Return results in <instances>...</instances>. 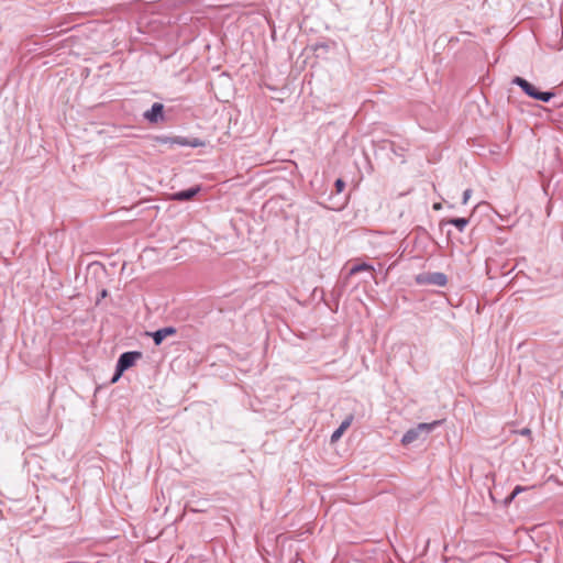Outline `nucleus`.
Instances as JSON below:
<instances>
[{
    "label": "nucleus",
    "mask_w": 563,
    "mask_h": 563,
    "mask_svg": "<svg viewBox=\"0 0 563 563\" xmlns=\"http://www.w3.org/2000/svg\"><path fill=\"white\" fill-rule=\"evenodd\" d=\"M415 282L417 285H434L444 287L448 284V277L445 274L439 272H423L415 276Z\"/></svg>",
    "instance_id": "f257e3e1"
},
{
    "label": "nucleus",
    "mask_w": 563,
    "mask_h": 563,
    "mask_svg": "<svg viewBox=\"0 0 563 563\" xmlns=\"http://www.w3.org/2000/svg\"><path fill=\"white\" fill-rule=\"evenodd\" d=\"M512 82L518 85L528 96L544 102L554 96L552 92H539L533 85L521 77H515Z\"/></svg>",
    "instance_id": "20e7f679"
},
{
    "label": "nucleus",
    "mask_w": 563,
    "mask_h": 563,
    "mask_svg": "<svg viewBox=\"0 0 563 563\" xmlns=\"http://www.w3.org/2000/svg\"><path fill=\"white\" fill-rule=\"evenodd\" d=\"M522 490H525V488H523V487H521V486H516V487H515V489H514V492L511 493V495L508 497V499H507V500H508V501H511V500L516 497V495H518V494H519L520 492H522Z\"/></svg>",
    "instance_id": "f8f14e48"
},
{
    "label": "nucleus",
    "mask_w": 563,
    "mask_h": 563,
    "mask_svg": "<svg viewBox=\"0 0 563 563\" xmlns=\"http://www.w3.org/2000/svg\"><path fill=\"white\" fill-rule=\"evenodd\" d=\"M163 104L156 102L152 106L151 110L144 113V118L152 123H156L158 120L163 118Z\"/></svg>",
    "instance_id": "423d86ee"
},
{
    "label": "nucleus",
    "mask_w": 563,
    "mask_h": 563,
    "mask_svg": "<svg viewBox=\"0 0 563 563\" xmlns=\"http://www.w3.org/2000/svg\"><path fill=\"white\" fill-rule=\"evenodd\" d=\"M142 357V353L137 351L133 352H125L120 355L118 363H117V373L112 379V382H115L124 371L132 367L137 360Z\"/></svg>",
    "instance_id": "7ed1b4c3"
},
{
    "label": "nucleus",
    "mask_w": 563,
    "mask_h": 563,
    "mask_svg": "<svg viewBox=\"0 0 563 563\" xmlns=\"http://www.w3.org/2000/svg\"><path fill=\"white\" fill-rule=\"evenodd\" d=\"M438 423H439L438 421L432 422V423H419L417 427L409 429L404 434V437L401 439V443L404 445L411 444L412 442L417 441L421 434H424V435L429 434Z\"/></svg>",
    "instance_id": "f03ea898"
},
{
    "label": "nucleus",
    "mask_w": 563,
    "mask_h": 563,
    "mask_svg": "<svg viewBox=\"0 0 563 563\" xmlns=\"http://www.w3.org/2000/svg\"><path fill=\"white\" fill-rule=\"evenodd\" d=\"M450 223H452L459 231H462L468 223V220L465 218H456L450 220Z\"/></svg>",
    "instance_id": "9b49d317"
},
{
    "label": "nucleus",
    "mask_w": 563,
    "mask_h": 563,
    "mask_svg": "<svg viewBox=\"0 0 563 563\" xmlns=\"http://www.w3.org/2000/svg\"><path fill=\"white\" fill-rule=\"evenodd\" d=\"M519 433H520L521 435L527 437V435H530V434H531V430H530V429H528V428H525V429L520 430V431H519Z\"/></svg>",
    "instance_id": "2eb2a0df"
},
{
    "label": "nucleus",
    "mask_w": 563,
    "mask_h": 563,
    "mask_svg": "<svg viewBox=\"0 0 563 563\" xmlns=\"http://www.w3.org/2000/svg\"><path fill=\"white\" fill-rule=\"evenodd\" d=\"M198 191H199V187L183 190V191L176 192L174 195V199L179 200V201L190 200L191 198H194L196 196V194Z\"/></svg>",
    "instance_id": "6e6552de"
},
{
    "label": "nucleus",
    "mask_w": 563,
    "mask_h": 563,
    "mask_svg": "<svg viewBox=\"0 0 563 563\" xmlns=\"http://www.w3.org/2000/svg\"><path fill=\"white\" fill-rule=\"evenodd\" d=\"M364 271L372 272L374 271V268L366 263L353 264L349 268L347 276H352Z\"/></svg>",
    "instance_id": "1a4fd4ad"
},
{
    "label": "nucleus",
    "mask_w": 563,
    "mask_h": 563,
    "mask_svg": "<svg viewBox=\"0 0 563 563\" xmlns=\"http://www.w3.org/2000/svg\"><path fill=\"white\" fill-rule=\"evenodd\" d=\"M173 143L174 144H179V145H183V146L189 145V146H192V147H198V146L202 145V142L197 140V139L191 141V142H189V141L185 140V139L177 137V139L173 140Z\"/></svg>",
    "instance_id": "9d476101"
},
{
    "label": "nucleus",
    "mask_w": 563,
    "mask_h": 563,
    "mask_svg": "<svg viewBox=\"0 0 563 563\" xmlns=\"http://www.w3.org/2000/svg\"><path fill=\"white\" fill-rule=\"evenodd\" d=\"M471 192H472V191H471L470 189H466V190L464 191V194H463V203H464V205H466V203H467V201H468V199H470V197H471Z\"/></svg>",
    "instance_id": "4468645a"
},
{
    "label": "nucleus",
    "mask_w": 563,
    "mask_h": 563,
    "mask_svg": "<svg viewBox=\"0 0 563 563\" xmlns=\"http://www.w3.org/2000/svg\"><path fill=\"white\" fill-rule=\"evenodd\" d=\"M177 330L174 327H166L152 333L155 345H161L162 342L172 335H175Z\"/></svg>",
    "instance_id": "39448f33"
},
{
    "label": "nucleus",
    "mask_w": 563,
    "mask_h": 563,
    "mask_svg": "<svg viewBox=\"0 0 563 563\" xmlns=\"http://www.w3.org/2000/svg\"><path fill=\"white\" fill-rule=\"evenodd\" d=\"M433 208H434L435 210H439V209L441 208V205H440V203H435V205L433 206Z\"/></svg>",
    "instance_id": "dca6fc26"
},
{
    "label": "nucleus",
    "mask_w": 563,
    "mask_h": 563,
    "mask_svg": "<svg viewBox=\"0 0 563 563\" xmlns=\"http://www.w3.org/2000/svg\"><path fill=\"white\" fill-rule=\"evenodd\" d=\"M352 421H353V416L346 417L342 421L340 427L332 433L331 442H336L343 435V433L346 431V429L351 426Z\"/></svg>",
    "instance_id": "0eeeda50"
},
{
    "label": "nucleus",
    "mask_w": 563,
    "mask_h": 563,
    "mask_svg": "<svg viewBox=\"0 0 563 563\" xmlns=\"http://www.w3.org/2000/svg\"><path fill=\"white\" fill-rule=\"evenodd\" d=\"M344 187H345V184H344V181L342 179H338L335 181L336 192H339V194L342 192Z\"/></svg>",
    "instance_id": "ddd939ff"
}]
</instances>
